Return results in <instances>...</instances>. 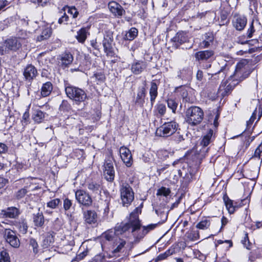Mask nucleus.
Listing matches in <instances>:
<instances>
[{"instance_id": "nucleus-28", "label": "nucleus", "mask_w": 262, "mask_h": 262, "mask_svg": "<svg viewBox=\"0 0 262 262\" xmlns=\"http://www.w3.org/2000/svg\"><path fill=\"white\" fill-rule=\"evenodd\" d=\"M169 211V210L166 207V204L159 206L155 210L156 214L160 218V221L158 222L160 225L163 224L167 221Z\"/></svg>"}, {"instance_id": "nucleus-9", "label": "nucleus", "mask_w": 262, "mask_h": 262, "mask_svg": "<svg viewBox=\"0 0 262 262\" xmlns=\"http://www.w3.org/2000/svg\"><path fill=\"white\" fill-rule=\"evenodd\" d=\"M113 157L110 156L105 158L102 166V175L105 180H114L115 176V170L113 162Z\"/></svg>"}, {"instance_id": "nucleus-43", "label": "nucleus", "mask_w": 262, "mask_h": 262, "mask_svg": "<svg viewBox=\"0 0 262 262\" xmlns=\"http://www.w3.org/2000/svg\"><path fill=\"white\" fill-rule=\"evenodd\" d=\"M46 113L40 110H36L32 115V119L35 123H40L42 122L45 118Z\"/></svg>"}, {"instance_id": "nucleus-27", "label": "nucleus", "mask_w": 262, "mask_h": 262, "mask_svg": "<svg viewBox=\"0 0 262 262\" xmlns=\"http://www.w3.org/2000/svg\"><path fill=\"white\" fill-rule=\"evenodd\" d=\"M167 113L166 104L161 101H158L154 106L153 113L158 118L164 116Z\"/></svg>"}, {"instance_id": "nucleus-21", "label": "nucleus", "mask_w": 262, "mask_h": 262, "mask_svg": "<svg viewBox=\"0 0 262 262\" xmlns=\"http://www.w3.org/2000/svg\"><path fill=\"white\" fill-rule=\"evenodd\" d=\"M119 152L123 162L127 167H130L133 163V159L129 148L125 146H122L119 149Z\"/></svg>"}, {"instance_id": "nucleus-35", "label": "nucleus", "mask_w": 262, "mask_h": 262, "mask_svg": "<svg viewBox=\"0 0 262 262\" xmlns=\"http://www.w3.org/2000/svg\"><path fill=\"white\" fill-rule=\"evenodd\" d=\"M138 29L136 27H132L127 31H125L122 39L123 41H133L138 36Z\"/></svg>"}, {"instance_id": "nucleus-34", "label": "nucleus", "mask_w": 262, "mask_h": 262, "mask_svg": "<svg viewBox=\"0 0 262 262\" xmlns=\"http://www.w3.org/2000/svg\"><path fill=\"white\" fill-rule=\"evenodd\" d=\"M90 27H82L77 32L75 38L79 43L83 44L90 35L89 30Z\"/></svg>"}, {"instance_id": "nucleus-44", "label": "nucleus", "mask_w": 262, "mask_h": 262, "mask_svg": "<svg viewBox=\"0 0 262 262\" xmlns=\"http://www.w3.org/2000/svg\"><path fill=\"white\" fill-rule=\"evenodd\" d=\"M211 222V218L208 217H203L196 224V227L199 229L206 230L209 227Z\"/></svg>"}, {"instance_id": "nucleus-5", "label": "nucleus", "mask_w": 262, "mask_h": 262, "mask_svg": "<svg viewBox=\"0 0 262 262\" xmlns=\"http://www.w3.org/2000/svg\"><path fill=\"white\" fill-rule=\"evenodd\" d=\"M100 44L103 51L108 58H118L116 54V43L114 39V31L111 29H105L103 32V38Z\"/></svg>"}, {"instance_id": "nucleus-2", "label": "nucleus", "mask_w": 262, "mask_h": 262, "mask_svg": "<svg viewBox=\"0 0 262 262\" xmlns=\"http://www.w3.org/2000/svg\"><path fill=\"white\" fill-rule=\"evenodd\" d=\"M141 209L136 208L129 215L127 222H122L117 223L115 230L117 235L123 234L129 230H131L133 235L136 237L137 232H138L141 227L140 222L139 219V213L141 212Z\"/></svg>"}, {"instance_id": "nucleus-32", "label": "nucleus", "mask_w": 262, "mask_h": 262, "mask_svg": "<svg viewBox=\"0 0 262 262\" xmlns=\"http://www.w3.org/2000/svg\"><path fill=\"white\" fill-rule=\"evenodd\" d=\"M158 225H160L158 222L156 224H151L147 226H143L142 231H140V229L138 232H137V235L136 236V239L139 241L141 238H143L149 232L154 230L158 226Z\"/></svg>"}, {"instance_id": "nucleus-11", "label": "nucleus", "mask_w": 262, "mask_h": 262, "mask_svg": "<svg viewBox=\"0 0 262 262\" xmlns=\"http://www.w3.org/2000/svg\"><path fill=\"white\" fill-rule=\"evenodd\" d=\"M121 199L123 206H128L134 199V193L128 184H123L120 189Z\"/></svg>"}, {"instance_id": "nucleus-49", "label": "nucleus", "mask_w": 262, "mask_h": 262, "mask_svg": "<svg viewBox=\"0 0 262 262\" xmlns=\"http://www.w3.org/2000/svg\"><path fill=\"white\" fill-rule=\"evenodd\" d=\"M173 151H169L166 149H160L157 151V156L159 160L164 161L166 160L170 155H173Z\"/></svg>"}, {"instance_id": "nucleus-6", "label": "nucleus", "mask_w": 262, "mask_h": 262, "mask_svg": "<svg viewBox=\"0 0 262 262\" xmlns=\"http://www.w3.org/2000/svg\"><path fill=\"white\" fill-rule=\"evenodd\" d=\"M204 117V112L198 106H190L187 108L185 112V121L191 126L199 125L203 120Z\"/></svg>"}, {"instance_id": "nucleus-40", "label": "nucleus", "mask_w": 262, "mask_h": 262, "mask_svg": "<svg viewBox=\"0 0 262 262\" xmlns=\"http://www.w3.org/2000/svg\"><path fill=\"white\" fill-rule=\"evenodd\" d=\"M53 89V85L51 82L47 81L43 83L40 89V94L42 97L49 96Z\"/></svg>"}, {"instance_id": "nucleus-7", "label": "nucleus", "mask_w": 262, "mask_h": 262, "mask_svg": "<svg viewBox=\"0 0 262 262\" xmlns=\"http://www.w3.org/2000/svg\"><path fill=\"white\" fill-rule=\"evenodd\" d=\"M214 54V51L206 50L195 53L194 57L202 69L207 70L211 67Z\"/></svg>"}, {"instance_id": "nucleus-30", "label": "nucleus", "mask_w": 262, "mask_h": 262, "mask_svg": "<svg viewBox=\"0 0 262 262\" xmlns=\"http://www.w3.org/2000/svg\"><path fill=\"white\" fill-rule=\"evenodd\" d=\"M232 23L236 30L242 31L244 30L247 24V18L243 15H237L234 16Z\"/></svg>"}, {"instance_id": "nucleus-1", "label": "nucleus", "mask_w": 262, "mask_h": 262, "mask_svg": "<svg viewBox=\"0 0 262 262\" xmlns=\"http://www.w3.org/2000/svg\"><path fill=\"white\" fill-rule=\"evenodd\" d=\"M207 154V149L204 148H201L198 150L193 147L185 152V157H186V163L189 167L191 179H196L193 177L200 169L201 165Z\"/></svg>"}, {"instance_id": "nucleus-37", "label": "nucleus", "mask_w": 262, "mask_h": 262, "mask_svg": "<svg viewBox=\"0 0 262 262\" xmlns=\"http://www.w3.org/2000/svg\"><path fill=\"white\" fill-rule=\"evenodd\" d=\"M59 111L65 115L71 114L74 112L71 103L67 100H62L59 106Z\"/></svg>"}, {"instance_id": "nucleus-48", "label": "nucleus", "mask_w": 262, "mask_h": 262, "mask_svg": "<svg viewBox=\"0 0 262 262\" xmlns=\"http://www.w3.org/2000/svg\"><path fill=\"white\" fill-rule=\"evenodd\" d=\"M90 45L91 46V48H88L89 51H91V49H92L93 51V53L95 54L96 55L97 54H100L101 53L100 45L98 42L96 38L91 39L90 40Z\"/></svg>"}, {"instance_id": "nucleus-22", "label": "nucleus", "mask_w": 262, "mask_h": 262, "mask_svg": "<svg viewBox=\"0 0 262 262\" xmlns=\"http://www.w3.org/2000/svg\"><path fill=\"white\" fill-rule=\"evenodd\" d=\"M174 93L179 94L182 99L183 102L192 103V99L188 92V89L186 85H181L176 86L173 91Z\"/></svg>"}, {"instance_id": "nucleus-15", "label": "nucleus", "mask_w": 262, "mask_h": 262, "mask_svg": "<svg viewBox=\"0 0 262 262\" xmlns=\"http://www.w3.org/2000/svg\"><path fill=\"white\" fill-rule=\"evenodd\" d=\"M215 34L213 31H209L205 33L202 36L198 47L200 49H207L211 48L215 41Z\"/></svg>"}, {"instance_id": "nucleus-41", "label": "nucleus", "mask_w": 262, "mask_h": 262, "mask_svg": "<svg viewBox=\"0 0 262 262\" xmlns=\"http://www.w3.org/2000/svg\"><path fill=\"white\" fill-rule=\"evenodd\" d=\"M2 214L6 217L15 218L19 214L18 210L16 207H9L6 210H2Z\"/></svg>"}, {"instance_id": "nucleus-63", "label": "nucleus", "mask_w": 262, "mask_h": 262, "mask_svg": "<svg viewBox=\"0 0 262 262\" xmlns=\"http://www.w3.org/2000/svg\"><path fill=\"white\" fill-rule=\"evenodd\" d=\"M61 203V201L59 199H53L47 203V206L51 209L56 208L59 204Z\"/></svg>"}, {"instance_id": "nucleus-61", "label": "nucleus", "mask_w": 262, "mask_h": 262, "mask_svg": "<svg viewBox=\"0 0 262 262\" xmlns=\"http://www.w3.org/2000/svg\"><path fill=\"white\" fill-rule=\"evenodd\" d=\"M0 262H11L9 254L6 250L0 252Z\"/></svg>"}, {"instance_id": "nucleus-3", "label": "nucleus", "mask_w": 262, "mask_h": 262, "mask_svg": "<svg viewBox=\"0 0 262 262\" xmlns=\"http://www.w3.org/2000/svg\"><path fill=\"white\" fill-rule=\"evenodd\" d=\"M220 117V112L217 110L215 112V115L213 118V115H210L209 116L208 122H210L211 125H213L212 128L207 130L206 134L202 136V140L200 142L202 146L201 148L207 149V152L209 149L207 147L211 143L213 142L215 139V133L219 125V118Z\"/></svg>"}, {"instance_id": "nucleus-13", "label": "nucleus", "mask_w": 262, "mask_h": 262, "mask_svg": "<svg viewBox=\"0 0 262 262\" xmlns=\"http://www.w3.org/2000/svg\"><path fill=\"white\" fill-rule=\"evenodd\" d=\"M226 76L227 69L226 66H224L222 67L217 72L211 74V76L209 78V80L212 84H217L222 80L221 85L225 86L228 82V81L232 80V79H229L228 78V79L224 81Z\"/></svg>"}, {"instance_id": "nucleus-24", "label": "nucleus", "mask_w": 262, "mask_h": 262, "mask_svg": "<svg viewBox=\"0 0 262 262\" xmlns=\"http://www.w3.org/2000/svg\"><path fill=\"white\" fill-rule=\"evenodd\" d=\"M159 83L160 82L156 79H153L150 82L149 95L150 104L152 106L155 103L156 100L158 96V87Z\"/></svg>"}, {"instance_id": "nucleus-46", "label": "nucleus", "mask_w": 262, "mask_h": 262, "mask_svg": "<svg viewBox=\"0 0 262 262\" xmlns=\"http://www.w3.org/2000/svg\"><path fill=\"white\" fill-rule=\"evenodd\" d=\"M223 200L229 213L230 214L233 213L235 212L234 202L230 200L226 194L224 195Z\"/></svg>"}, {"instance_id": "nucleus-33", "label": "nucleus", "mask_w": 262, "mask_h": 262, "mask_svg": "<svg viewBox=\"0 0 262 262\" xmlns=\"http://www.w3.org/2000/svg\"><path fill=\"white\" fill-rule=\"evenodd\" d=\"M165 102L171 113L173 114H177L179 106V101L177 98L172 96H168L165 99Z\"/></svg>"}, {"instance_id": "nucleus-42", "label": "nucleus", "mask_w": 262, "mask_h": 262, "mask_svg": "<svg viewBox=\"0 0 262 262\" xmlns=\"http://www.w3.org/2000/svg\"><path fill=\"white\" fill-rule=\"evenodd\" d=\"M230 14V12L225 10H222L220 12V25L222 26H228L230 23V18L229 17Z\"/></svg>"}, {"instance_id": "nucleus-18", "label": "nucleus", "mask_w": 262, "mask_h": 262, "mask_svg": "<svg viewBox=\"0 0 262 262\" xmlns=\"http://www.w3.org/2000/svg\"><path fill=\"white\" fill-rule=\"evenodd\" d=\"M108 8L112 15L118 18H121L125 14V10L123 7L118 2L112 1L108 3Z\"/></svg>"}, {"instance_id": "nucleus-23", "label": "nucleus", "mask_w": 262, "mask_h": 262, "mask_svg": "<svg viewBox=\"0 0 262 262\" xmlns=\"http://www.w3.org/2000/svg\"><path fill=\"white\" fill-rule=\"evenodd\" d=\"M75 197L78 203L84 206H89L92 203V200L90 195L83 190H77L75 192Z\"/></svg>"}, {"instance_id": "nucleus-62", "label": "nucleus", "mask_w": 262, "mask_h": 262, "mask_svg": "<svg viewBox=\"0 0 262 262\" xmlns=\"http://www.w3.org/2000/svg\"><path fill=\"white\" fill-rule=\"evenodd\" d=\"M170 192L171 191L169 188H167L165 187H162L158 190L157 195L161 196L162 195L165 196L167 198V196L169 195Z\"/></svg>"}, {"instance_id": "nucleus-59", "label": "nucleus", "mask_w": 262, "mask_h": 262, "mask_svg": "<svg viewBox=\"0 0 262 262\" xmlns=\"http://www.w3.org/2000/svg\"><path fill=\"white\" fill-rule=\"evenodd\" d=\"M171 140L175 143L178 144L184 140V138L183 135L180 134L179 130L177 131L171 136Z\"/></svg>"}, {"instance_id": "nucleus-10", "label": "nucleus", "mask_w": 262, "mask_h": 262, "mask_svg": "<svg viewBox=\"0 0 262 262\" xmlns=\"http://www.w3.org/2000/svg\"><path fill=\"white\" fill-rule=\"evenodd\" d=\"M147 82L146 79L142 81L141 85H139L137 89L136 96L135 98V104L143 107L147 96Z\"/></svg>"}, {"instance_id": "nucleus-58", "label": "nucleus", "mask_w": 262, "mask_h": 262, "mask_svg": "<svg viewBox=\"0 0 262 262\" xmlns=\"http://www.w3.org/2000/svg\"><path fill=\"white\" fill-rule=\"evenodd\" d=\"M116 235H118L115 229L114 230L112 229L108 230L104 233V237L108 241H114L116 237Z\"/></svg>"}, {"instance_id": "nucleus-12", "label": "nucleus", "mask_w": 262, "mask_h": 262, "mask_svg": "<svg viewBox=\"0 0 262 262\" xmlns=\"http://www.w3.org/2000/svg\"><path fill=\"white\" fill-rule=\"evenodd\" d=\"M248 60L246 59H242L239 60L236 64L235 69L234 73L229 77V79H232V81L235 80L242 81L246 78V77L243 76V73L246 70L245 67L247 66Z\"/></svg>"}, {"instance_id": "nucleus-57", "label": "nucleus", "mask_w": 262, "mask_h": 262, "mask_svg": "<svg viewBox=\"0 0 262 262\" xmlns=\"http://www.w3.org/2000/svg\"><path fill=\"white\" fill-rule=\"evenodd\" d=\"M174 253V249H169L164 253L159 254L156 258L157 261L162 260L166 259L168 256L172 255Z\"/></svg>"}, {"instance_id": "nucleus-4", "label": "nucleus", "mask_w": 262, "mask_h": 262, "mask_svg": "<svg viewBox=\"0 0 262 262\" xmlns=\"http://www.w3.org/2000/svg\"><path fill=\"white\" fill-rule=\"evenodd\" d=\"M64 87L67 97L76 105H80L88 99V96L85 90L72 85L68 81L64 82Z\"/></svg>"}, {"instance_id": "nucleus-36", "label": "nucleus", "mask_w": 262, "mask_h": 262, "mask_svg": "<svg viewBox=\"0 0 262 262\" xmlns=\"http://www.w3.org/2000/svg\"><path fill=\"white\" fill-rule=\"evenodd\" d=\"M97 214L94 210H88L83 212L85 222L89 224H95L97 221Z\"/></svg>"}, {"instance_id": "nucleus-31", "label": "nucleus", "mask_w": 262, "mask_h": 262, "mask_svg": "<svg viewBox=\"0 0 262 262\" xmlns=\"http://www.w3.org/2000/svg\"><path fill=\"white\" fill-rule=\"evenodd\" d=\"M91 78L97 85H100L104 83L106 80L105 74L103 69L95 71Z\"/></svg>"}, {"instance_id": "nucleus-38", "label": "nucleus", "mask_w": 262, "mask_h": 262, "mask_svg": "<svg viewBox=\"0 0 262 262\" xmlns=\"http://www.w3.org/2000/svg\"><path fill=\"white\" fill-rule=\"evenodd\" d=\"M66 10H67L68 13L72 15L73 19H76L77 18L79 15V11L75 6L66 5L59 10L58 13L61 14L63 11H66Z\"/></svg>"}, {"instance_id": "nucleus-14", "label": "nucleus", "mask_w": 262, "mask_h": 262, "mask_svg": "<svg viewBox=\"0 0 262 262\" xmlns=\"http://www.w3.org/2000/svg\"><path fill=\"white\" fill-rule=\"evenodd\" d=\"M97 172H95L92 167H87L79 170L74 180H93L97 179Z\"/></svg>"}, {"instance_id": "nucleus-20", "label": "nucleus", "mask_w": 262, "mask_h": 262, "mask_svg": "<svg viewBox=\"0 0 262 262\" xmlns=\"http://www.w3.org/2000/svg\"><path fill=\"white\" fill-rule=\"evenodd\" d=\"M147 68V62L145 60L135 59L131 64L130 70L135 75H139Z\"/></svg>"}, {"instance_id": "nucleus-60", "label": "nucleus", "mask_w": 262, "mask_h": 262, "mask_svg": "<svg viewBox=\"0 0 262 262\" xmlns=\"http://www.w3.org/2000/svg\"><path fill=\"white\" fill-rule=\"evenodd\" d=\"M29 248L32 249L34 254H37L39 252V246L35 239L33 238H30L29 241Z\"/></svg>"}, {"instance_id": "nucleus-26", "label": "nucleus", "mask_w": 262, "mask_h": 262, "mask_svg": "<svg viewBox=\"0 0 262 262\" xmlns=\"http://www.w3.org/2000/svg\"><path fill=\"white\" fill-rule=\"evenodd\" d=\"M5 49L7 51H17L21 47V43L16 37H11L6 39L5 42Z\"/></svg>"}, {"instance_id": "nucleus-53", "label": "nucleus", "mask_w": 262, "mask_h": 262, "mask_svg": "<svg viewBox=\"0 0 262 262\" xmlns=\"http://www.w3.org/2000/svg\"><path fill=\"white\" fill-rule=\"evenodd\" d=\"M16 226L21 233L25 234L27 233L28 227L25 220L21 219L17 224Z\"/></svg>"}, {"instance_id": "nucleus-45", "label": "nucleus", "mask_w": 262, "mask_h": 262, "mask_svg": "<svg viewBox=\"0 0 262 262\" xmlns=\"http://www.w3.org/2000/svg\"><path fill=\"white\" fill-rule=\"evenodd\" d=\"M34 225L36 227H42L44 224L45 219L42 212H38L33 214V217Z\"/></svg>"}, {"instance_id": "nucleus-54", "label": "nucleus", "mask_w": 262, "mask_h": 262, "mask_svg": "<svg viewBox=\"0 0 262 262\" xmlns=\"http://www.w3.org/2000/svg\"><path fill=\"white\" fill-rule=\"evenodd\" d=\"M29 110L30 105L28 106V108L26 110L25 112L23 114L22 119L21 120V122L24 126H26L30 123Z\"/></svg>"}, {"instance_id": "nucleus-47", "label": "nucleus", "mask_w": 262, "mask_h": 262, "mask_svg": "<svg viewBox=\"0 0 262 262\" xmlns=\"http://www.w3.org/2000/svg\"><path fill=\"white\" fill-rule=\"evenodd\" d=\"M257 113V109L256 108L252 113L250 119L247 121L246 128L243 133H245L246 132H248L249 134L251 133V128L254 121L256 119Z\"/></svg>"}, {"instance_id": "nucleus-52", "label": "nucleus", "mask_w": 262, "mask_h": 262, "mask_svg": "<svg viewBox=\"0 0 262 262\" xmlns=\"http://www.w3.org/2000/svg\"><path fill=\"white\" fill-rule=\"evenodd\" d=\"M88 186L89 190L93 191H97L100 188L101 184L97 181H85V184Z\"/></svg>"}, {"instance_id": "nucleus-19", "label": "nucleus", "mask_w": 262, "mask_h": 262, "mask_svg": "<svg viewBox=\"0 0 262 262\" xmlns=\"http://www.w3.org/2000/svg\"><path fill=\"white\" fill-rule=\"evenodd\" d=\"M4 236L6 242L12 247L17 248L19 247V240L13 230L10 229H6L4 233Z\"/></svg>"}, {"instance_id": "nucleus-64", "label": "nucleus", "mask_w": 262, "mask_h": 262, "mask_svg": "<svg viewBox=\"0 0 262 262\" xmlns=\"http://www.w3.org/2000/svg\"><path fill=\"white\" fill-rule=\"evenodd\" d=\"M237 83L238 82L234 83L233 84H231V83H229L227 85L226 84V86H224L225 88L222 95L223 96L228 95L230 93H231V92L232 91V90L234 89V87Z\"/></svg>"}, {"instance_id": "nucleus-55", "label": "nucleus", "mask_w": 262, "mask_h": 262, "mask_svg": "<svg viewBox=\"0 0 262 262\" xmlns=\"http://www.w3.org/2000/svg\"><path fill=\"white\" fill-rule=\"evenodd\" d=\"M58 172L56 167L51 168L47 173L48 179L50 180H56L58 178Z\"/></svg>"}, {"instance_id": "nucleus-29", "label": "nucleus", "mask_w": 262, "mask_h": 262, "mask_svg": "<svg viewBox=\"0 0 262 262\" xmlns=\"http://www.w3.org/2000/svg\"><path fill=\"white\" fill-rule=\"evenodd\" d=\"M188 38L187 33L183 31L177 32L175 36L171 39V41L174 42V45L177 47L181 46L188 41Z\"/></svg>"}, {"instance_id": "nucleus-56", "label": "nucleus", "mask_w": 262, "mask_h": 262, "mask_svg": "<svg viewBox=\"0 0 262 262\" xmlns=\"http://www.w3.org/2000/svg\"><path fill=\"white\" fill-rule=\"evenodd\" d=\"M61 14V16L58 19V24L60 25H68L70 21V17L66 13V11H63Z\"/></svg>"}, {"instance_id": "nucleus-17", "label": "nucleus", "mask_w": 262, "mask_h": 262, "mask_svg": "<svg viewBox=\"0 0 262 262\" xmlns=\"http://www.w3.org/2000/svg\"><path fill=\"white\" fill-rule=\"evenodd\" d=\"M23 75L25 81L31 83L37 76L38 71L34 66L28 64L23 69Z\"/></svg>"}, {"instance_id": "nucleus-39", "label": "nucleus", "mask_w": 262, "mask_h": 262, "mask_svg": "<svg viewBox=\"0 0 262 262\" xmlns=\"http://www.w3.org/2000/svg\"><path fill=\"white\" fill-rule=\"evenodd\" d=\"M52 34V29L51 26H48V24L44 26L43 29L40 35L37 37V40L41 41L49 39Z\"/></svg>"}, {"instance_id": "nucleus-8", "label": "nucleus", "mask_w": 262, "mask_h": 262, "mask_svg": "<svg viewBox=\"0 0 262 262\" xmlns=\"http://www.w3.org/2000/svg\"><path fill=\"white\" fill-rule=\"evenodd\" d=\"M178 130H180L179 123L175 120H173L164 122L158 127L156 134L159 137L167 138L170 137Z\"/></svg>"}, {"instance_id": "nucleus-25", "label": "nucleus", "mask_w": 262, "mask_h": 262, "mask_svg": "<svg viewBox=\"0 0 262 262\" xmlns=\"http://www.w3.org/2000/svg\"><path fill=\"white\" fill-rule=\"evenodd\" d=\"M193 75L192 68L190 67H184L180 70L178 73V77L182 81H186L187 83L190 82Z\"/></svg>"}, {"instance_id": "nucleus-50", "label": "nucleus", "mask_w": 262, "mask_h": 262, "mask_svg": "<svg viewBox=\"0 0 262 262\" xmlns=\"http://www.w3.org/2000/svg\"><path fill=\"white\" fill-rule=\"evenodd\" d=\"M91 65V61L84 58L81 61L78 69L79 71L85 72L90 69Z\"/></svg>"}, {"instance_id": "nucleus-51", "label": "nucleus", "mask_w": 262, "mask_h": 262, "mask_svg": "<svg viewBox=\"0 0 262 262\" xmlns=\"http://www.w3.org/2000/svg\"><path fill=\"white\" fill-rule=\"evenodd\" d=\"M244 178L248 179L249 180H256L258 177V172L256 170H251L247 169L244 171Z\"/></svg>"}, {"instance_id": "nucleus-16", "label": "nucleus", "mask_w": 262, "mask_h": 262, "mask_svg": "<svg viewBox=\"0 0 262 262\" xmlns=\"http://www.w3.org/2000/svg\"><path fill=\"white\" fill-rule=\"evenodd\" d=\"M57 59V65L62 69H65L72 63L74 57L70 51H66L59 55Z\"/></svg>"}]
</instances>
